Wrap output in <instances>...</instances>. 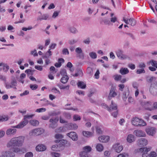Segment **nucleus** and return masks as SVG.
Masks as SVG:
<instances>
[{"instance_id": "f257e3e1", "label": "nucleus", "mask_w": 157, "mask_h": 157, "mask_svg": "<svg viewBox=\"0 0 157 157\" xmlns=\"http://www.w3.org/2000/svg\"><path fill=\"white\" fill-rule=\"evenodd\" d=\"M24 142V137L22 136L14 137L11 139L7 144L8 147H21Z\"/></svg>"}, {"instance_id": "f03ea898", "label": "nucleus", "mask_w": 157, "mask_h": 157, "mask_svg": "<svg viewBox=\"0 0 157 157\" xmlns=\"http://www.w3.org/2000/svg\"><path fill=\"white\" fill-rule=\"evenodd\" d=\"M104 106L106 107L108 111L112 112L111 114L112 116L115 118L117 117L118 113V110L116 104L114 103L112 101L109 107H108L106 104H104Z\"/></svg>"}, {"instance_id": "7ed1b4c3", "label": "nucleus", "mask_w": 157, "mask_h": 157, "mask_svg": "<svg viewBox=\"0 0 157 157\" xmlns=\"http://www.w3.org/2000/svg\"><path fill=\"white\" fill-rule=\"evenodd\" d=\"M131 123L134 126L136 127H141L145 126L146 123L143 120L138 117H133L131 121Z\"/></svg>"}, {"instance_id": "20e7f679", "label": "nucleus", "mask_w": 157, "mask_h": 157, "mask_svg": "<svg viewBox=\"0 0 157 157\" xmlns=\"http://www.w3.org/2000/svg\"><path fill=\"white\" fill-rule=\"evenodd\" d=\"M59 121L58 118L57 117L55 118L52 117L50 119L49 122L50 124H49V127L52 128H55L57 126V122Z\"/></svg>"}, {"instance_id": "39448f33", "label": "nucleus", "mask_w": 157, "mask_h": 157, "mask_svg": "<svg viewBox=\"0 0 157 157\" xmlns=\"http://www.w3.org/2000/svg\"><path fill=\"white\" fill-rule=\"evenodd\" d=\"M140 104L146 110L149 111L154 110L153 106L152 107V103L150 102L142 101Z\"/></svg>"}, {"instance_id": "423d86ee", "label": "nucleus", "mask_w": 157, "mask_h": 157, "mask_svg": "<svg viewBox=\"0 0 157 157\" xmlns=\"http://www.w3.org/2000/svg\"><path fill=\"white\" fill-rule=\"evenodd\" d=\"M44 132V130L41 128H38L32 130L30 133L31 135L38 136L43 133Z\"/></svg>"}, {"instance_id": "0eeeda50", "label": "nucleus", "mask_w": 157, "mask_h": 157, "mask_svg": "<svg viewBox=\"0 0 157 157\" xmlns=\"http://www.w3.org/2000/svg\"><path fill=\"white\" fill-rule=\"evenodd\" d=\"M113 148L116 152L119 153L122 150L123 147L120 143H117L113 145Z\"/></svg>"}, {"instance_id": "6e6552de", "label": "nucleus", "mask_w": 157, "mask_h": 157, "mask_svg": "<svg viewBox=\"0 0 157 157\" xmlns=\"http://www.w3.org/2000/svg\"><path fill=\"white\" fill-rule=\"evenodd\" d=\"M123 51L121 50H118L116 52V54L118 57L120 59H127L128 56L123 53Z\"/></svg>"}, {"instance_id": "1a4fd4ad", "label": "nucleus", "mask_w": 157, "mask_h": 157, "mask_svg": "<svg viewBox=\"0 0 157 157\" xmlns=\"http://www.w3.org/2000/svg\"><path fill=\"white\" fill-rule=\"evenodd\" d=\"M151 94L154 95H157V84H151L149 89Z\"/></svg>"}, {"instance_id": "9d476101", "label": "nucleus", "mask_w": 157, "mask_h": 157, "mask_svg": "<svg viewBox=\"0 0 157 157\" xmlns=\"http://www.w3.org/2000/svg\"><path fill=\"white\" fill-rule=\"evenodd\" d=\"M116 90L115 87H111L108 97V98L109 100H111L112 98L114 97L117 95V93L115 91Z\"/></svg>"}, {"instance_id": "9b49d317", "label": "nucleus", "mask_w": 157, "mask_h": 157, "mask_svg": "<svg viewBox=\"0 0 157 157\" xmlns=\"http://www.w3.org/2000/svg\"><path fill=\"white\" fill-rule=\"evenodd\" d=\"M13 126H11V128L8 129L6 131V134L7 135L13 136L17 132V130L15 128H12Z\"/></svg>"}, {"instance_id": "f8f14e48", "label": "nucleus", "mask_w": 157, "mask_h": 157, "mask_svg": "<svg viewBox=\"0 0 157 157\" xmlns=\"http://www.w3.org/2000/svg\"><path fill=\"white\" fill-rule=\"evenodd\" d=\"M148 144V141L145 138H141L139 139L137 142V145L140 147L146 145Z\"/></svg>"}, {"instance_id": "ddd939ff", "label": "nucleus", "mask_w": 157, "mask_h": 157, "mask_svg": "<svg viewBox=\"0 0 157 157\" xmlns=\"http://www.w3.org/2000/svg\"><path fill=\"white\" fill-rule=\"evenodd\" d=\"M28 123V121L27 120H24L21 122L18 125L13 126L12 128H23Z\"/></svg>"}, {"instance_id": "4468645a", "label": "nucleus", "mask_w": 157, "mask_h": 157, "mask_svg": "<svg viewBox=\"0 0 157 157\" xmlns=\"http://www.w3.org/2000/svg\"><path fill=\"white\" fill-rule=\"evenodd\" d=\"M146 132L149 135L153 136L156 132L155 128L153 127H150L146 129Z\"/></svg>"}, {"instance_id": "2eb2a0df", "label": "nucleus", "mask_w": 157, "mask_h": 157, "mask_svg": "<svg viewBox=\"0 0 157 157\" xmlns=\"http://www.w3.org/2000/svg\"><path fill=\"white\" fill-rule=\"evenodd\" d=\"M134 134L138 137H144L146 136L145 132L140 130H136L134 131Z\"/></svg>"}, {"instance_id": "dca6fc26", "label": "nucleus", "mask_w": 157, "mask_h": 157, "mask_svg": "<svg viewBox=\"0 0 157 157\" xmlns=\"http://www.w3.org/2000/svg\"><path fill=\"white\" fill-rule=\"evenodd\" d=\"M67 135L74 141H76L78 139V136L76 133L74 132H71L68 133Z\"/></svg>"}, {"instance_id": "f3484780", "label": "nucleus", "mask_w": 157, "mask_h": 157, "mask_svg": "<svg viewBox=\"0 0 157 157\" xmlns=\"http://www.w3.org/2000/svg\"><path fill=\"white\" fill-rule=\"evenodd\" d=\"M98 140L101 142L105 143L109 141V137L108 136H101L99 137Z\"/></svg>"}, {"instance_id": "a211bd4d", "label": "nucleus", "mask_w": 157, "mask_h": 157, "mask_svg": "<svg viewBox=\"0 0 157 157\" xmlns=\"http://www.w3.org/2000/svg\"><path fill=\"white\" fill-rule=\"evenodd\" d=\"M36 149L37 151H43L46 149V147L43 144L38 145L36 146Z\"/></svg>"}, {"instance_id": "6ab92c4d", "label": "nucleus", "mask_w": 157, "mask_h": 157, "mask_svg": "<svg viewBox=\"0 0 157 157\" xmlns=\"http://www.w3.org/2000/svg\"><path fill=\"white\" fill-rule=\"evenodd\" d=\"M127 140L129 143L134 142L135 140L134 136L131 134L128 135L127 138Z\"/></svg>"}, {"instance_id": "aec40b11", "label": "nucleus", "mask_w": 157, "mask_h": 157, "mask_svg": "<svg viewBox=\"0 0 157 157\" xmlns=\"http://www.w3.org/2000/svg\"><path fill=\"white\" fill-rule=\"evenodd\" d=\"M68 30L71 33L73 34H75L78 32V29L73 26L70 27Z\"/></svg>"}, {"instance_id": "412c9836", "label": "nucleus", "mask_w": 157, "mask_h": 157, "mask_svg": "<svg viewBox=\"0 0 157 157\" xmlns=\"http://www.w3.org/2000/svg\"><path fill=\"white\" fill-rule=\"evenodd\" d=\"M120 73L122 75L127 74L129 73V70L127 68L122 67L120 70Z\"/></svg>"}, {"instance_id": "4be33fe9", "label": "nucleus", "mask_w": 157, "mask_h": 157, "mask_svg": "<svg viewBox=\"0 0 157 157\" xmlns=\"http://www.w3.org/2000/svg\"><path fill=\"white\" fill-rule=\"evenodd\" d=\"M58 63H56L55 64V66L57 67H60L62 64V63H63L64 62V60L63 58H59L58 59Z\"/></svg>"}, {"instance_id": "5701e85b", "label": "nucleus", "mask_w": 157, "mask_h": 157, "mask_svg": "<svg viewBox=\"0 0 157 157\" xmlns=\"http://www.w3.org/2000/svg\"><path fill=\"white\" fill-rule=\"evenodd\" d=\"M56 142L58 143L57 144L59 146V147H61L65 144L66 141L64 140H56Z\"/></svg>"}, {"instance_id": "b1692460", "label": "nucleus", "mask_w": 157, "mask_h": 157, "mask_svg": "<svg viewBox=\"0 0 157 157\" xmlns=\"http://www.w3.org/2000/svg\"><path fill=\"white\" fill-rule=\"evenodd\" d=\"M82 134L84 136L87 137H89L93 136V134L92 132L86 131H83Z\"/></svg>"}, {"instance_id": "393cba45", "label": "nucleus", "mask_w": 157, "mask_h": 157, "mask_svg": "<svg viewBox=\"0 0 157 157\" xmlns=\"http://www.w3.org/2000/svg\"><path fill=\"white\" fill-rule=\"evenodd\" d=\"M78 87H80L82 89H84L86 88V84L84 83L83 82L81 81H78L77 83Z\"/></svg>"}, {"instance_id": "a878e982", "label": "nucleus", "mask_w": 157, "mask_h": 157, "mask_svg": "<svg viewBox=\"0 0 157 157\" xmlns=\"http://www.w3.org/2000/svg\"><path fill=\"white\" fill-rule=\"evenodd\" d=\"M150 150V148L142 147L140 149V151L143 153L147 154V153Z\"/></svg>"}, {"instance_id": "bb28decb", "label": "nucleus", "mask_w": 157, "mask_h": 157, "mask_svg": "<svg viewBox=\"0 0 157 157\" xmlns=\"http://www.w3.org/2000/svg\"><path fill=\"white\" fill-rule=\"evenodd\" d=\"M30 124L34 126H36L39 124V121L36 120H32L29 121Z\"/></svg>"}, {"instance_id": "cd10ccee", "label": "nucleus", "mask_w": 157, "mask_h": 157, "mask_svg": "<svg viewBox=\"0 0 157 157\" xmlns=\"http://www.w3.org/2000/svg\"><path fill=\"white\" fill-rule=\"evenodd\" d=\"M68 80V77L67 76H63L61 79V82L63 83H66Z\"/></svg>"}, {"instance_id": "c85d7f7f", "label": "nucleus", "mask_w": 157, "mask_h": 157, "mask_svg": "<svg viewBox=\"0 0 157 157\" xmlns=\"http://www.w3.org/2000/svg\"><path fill=\"white\" fill-rule=\"evenodd\" d=\"M50 50L51 49H49L48 52L43 56V58H48L52 55L51 52L50 51Z\"/></svg>"}, {"instance_id": "c756f323", "label": "nucleus", "mask_w": 157, "mask_h": 157, "mask_svg": "<svg viewBox=\"0 0 157 157\" xmlns=\"http://www.w3.org/2000/svg\"><path fill=\"white\" fill-rule=\"evenodd\" d=\"M81 157H88V155L87 152L84 151L81 152L79 153Z\"/></svg>"}, {"instance_id": "7c9ffc66", "label": "nucleus", "mask_w": 157, "mask_h": 157, "mask_svg": "<svg viewBox=\"0 0 157 157\" xmlns=\"http://www.w3.org/2000/svg\"><path fill=\"white\" fill-rule=\"evenodd\" d=\"M96 148L97 150L99 151H102L103 149L102 145L100 144H98L96 146Z\"/></svg>"}, {"instance_id": "2f4dec72", "label": "nucleus", "mask_w": 157, "mask_h": 157, "mask_svg": "<svg viewBox=\"0 0 157 157\" xmlns=\"http://www.w3.org/2000/svg\"><path fill=\"white\" fill-rule=\"evenodd\" d=\"M3 69L4 71L6 72L9 69V67L8 66L6 65H4L3 63H0V66L3 65Z\"/></svg>"}, {"instance_id": "473e14b6", "label": "nucleus", "mask_w": 157, "mask_h": 157, "mask_svg": "<svg viewBox=\"0 0 157 157\" xmlns=\"http://www.w3.org/2000/svg\"><path fill=\"white\" fill-rule=\"evenodd\" d=\"M84 151L87 152H89L91 150V148L90 146H86L83 148Z\"/></svg>"}, {"instance_id": "72a5a7b5", "label": "nucleus", "mask_w": 157, "mask_h": 157, "mask_svg": "<svg viewBox=\"0 0 157 157\" xmlns=\"http://www.w3.org/2000/svg\"><path fill=\"white\" fill-rule=\"evenodd\" d=\"M129 24L133 26L136 24V21L133 18H130L129 19Z\"/></svg>"}, {"instance_id": "f704fd0d", "label": "nucleus", "mask_w": 157, "mask_h": 157, "mask_svg": "<svg viewBox=\"0 0 157 157\" xmlns=\"http://www.w3.org/2000/svg\"><path fill=\"white\" fill-rule=\"evenodd\" d=\"M89 55L91 58L93 59H95L97 58V55L96 53L92 52L89 53Z\"/></svg>"}, {"instance_id": "c9c22d12", "label": "nucleus", "mask_w": 157, "mask_h": 157, "mask_svg": "<svg viewBox=\"0 0 157 157\" xmlns=\"http://www.w3.org/2000/svg\"><path fill=\"white\" fill-rule=\"evenodd\" d=\"M78 41V40L77 39H72L68 41L69 44L70 45H73L76 43Z\"/></svg>"}, {"instance_id": "e433bc0d", "label": "nucleus", "mask_w": 157, "mask_h": 157, "mask_svg": "<svg viewBox=\"0 0 157 157\" xmlns=\"http://www.w3.org/2000/svg\"><path fill=\"white\" fill-rule=\"evenodd\" d=\"M86 72L87 74L91 75L93 74V69L90 67H87L86 70Z\"/></svg>"}, {"instance_id": "4c0bfd02", "label": "nucleus", "mask_w": 157, "mask_h": 157, "mask_svg": "<svg viewBox=\"0 0 157 157\" xmlns=\"http://www.w3.org/2000/svg\"><path fill=\"white\" fill-rule=\"evenodd\" d=\"M82 72L81 70H78L77 71V72L76 73L75 75H73L74 76H81L82 75Z\"/></svg>"}, {"instance_id": "58836bf2", "label": "nucleus", "mask_w": 157, "mask_h": 157, "mask_svg": "<svg viewBox=\"0 0 157 157\" xmlns=\"http://www.w3.org/2000/svg\"><path fill=\"white\" fill-rule=\"evenodd\" d=\"M2 156L3 157H13V155H9L8 151L3 152Z\"/></svg>"}, {"instance_id": "ea45409f", "label": "nucleus", "mask_w": 157, "mask_h": 157, "mask_svg": "<svg viewBox=\"0 0 157 157\" xmlns=\"http://www.w3.org/2000/svg\"><path fill=\"white\" fill-rule=\"evenodd\" d=\"M73 119L74 121L80 120H81V117L79 115L75 114L74 115Z\"/></svg>"}, {"instance_id": "a19ab883", "label": "nucleus", "mask_w": 157, "mask_h": 157, "mask_svg": "<svg viewBox=\"0 0 157 157\" xmlns=\"http://www.w3.org/2000/svg\"><path fill=\"white\" fill-rule=\"evenodd\" d=\"M145 71L144 68H141V69H138L136 70V73L137 74H141V73H144Z\"/></svg>"}, {"instance_id": "79ce46f5", "label": "nucleus", "mask_w": 157, "mask_h": 157, "mask_svg": "<svg viewBox=\"0 0 157 157\" xmlns=\"http://www.w3.org/2000/svg\"><path fill=\"white\" fill-rule=\"evenodd\" d=\"M148 156H149V157H156L157 156V154L155 151H151L148 155Z\"/></svg>"}, {"instance_id": "37998d69", "label": "nucleus", "mask_w": 157, "mask_h": 157, "mask_svg": "<svg viewBox=\"0 0 157 157\" xmlns=\"http://www.w3.org/2000/svg\"><path fill=\"white\" fill-rule=\"evenodd\" d=\"M64 116L67 119H70L71 117V114L69 113L64 112L63 113Z\"/></svg>"}, {"instance_id": "c03bdc74", "label": "nucleus", "mask_w": 157, "mask_h": 157, "mask_svg": "<svg viewBox=\"0 0 157 157\" xmlns=\"http://www.w3.org/2000/svg\"><path fill=\"white\" fill-rule=\"evenodd\" d=\"M60 73L63 76H67L66 71L65 69H61L60 71Z\"/></svg>"}, {"instance_id": "a18cd8bd", "label": "nucleus", "mask_w": 157, "mask_h": 157, "mask_svg": "<svg viewBox=\"0 0 157 157\" xmlns=\"http://www.w3.org/2000/svg\"><path fill=\"white\" fill-rule=\"evenodd\" d=\"M102 21L104 22V24L105 25H109L111 24L110 21L107 19H105L103 20Z\"/></svg>"}, {"instance_id": "49530a36", "label": "nucleus", "mask_w": 157, "mask_h": 157, "mask_svg": "<svg viewBox=\"0 0 157 157\" xmlns=\"http://www.w3.org/2000/svg\"><path fill=\"white\" fill-rule=\"evenodd\" d=\"M75 52L78 54H80L82 53V49L80 47H78L75 49Z\"/></svg>"}, {"instance_id": "de8ad7c7", "label": "nucleus", "mask_w": 157, "mask_h": 157, "mask_svg": "<svg viewBox=\"0 0 157 157\" xmlns=\"http://www.w3.org/2000/svg\"><path fill=\"white\" fill-rule=\"evenodd\" d=\"M1 118V121H6L8 120V116H0Z\"/></svg>"}, {"instance_id": "09e8293b", "label": "nucleus", "mask_w": 157, "mask_h": 157, "mask_svg": "<svg viewBox=\"0 0 157 157\" xmlns=\"http://www.w3.org/2000/svg\"><path fill=\"white\" fill-rule=\"evenodd\" d=\"M49 17V15L48 14H44L42 16V18L43 20H47L48 19Z\"/></svg>"}, {"instance_id": "8fccbe9b", "label": "nucleus", "mask_w": 157, "mask_h": 157, "mask_svg": "<svg viewBox=\"0 0 157 157\" xmlns=\"http://www.w3.org/2000/svg\"><path fill=\"white\" fill-rule=\"evenodd\" d=\"M114 76V79L117 81L120 80L122 77L121 75H115Z\"/></svg>"}, {"instance_id": "3c124183", "label": "nucleus", "mask_w": 157, "mask_h": 157, "mask_svg": "<svg viewBox=\"0 0 157 157\" xmlns=\"http://www.w3.org/2000/svg\"><path fill=\"white\" fill-rule=\"evenodd\" d=\"M117 157H128V154L124 152L119 154Z\"/></svg>"}, {"instance_id": "603ef678", "label": "nucleus", "mask_w": 157, "mask_h": 157, "mask_svg": "<svg viewBox=\"0 0 157 157\" xmlns=\"http://www.w3.org/2000/svg\"><path fill=\"white\" fill-rule=\"evenodd\" d=\"M29 86L30 88L33 90H36L38 88V86L36 84H30Z\"/></svg>"}, {"instance_id": "864d4df0", "label": "nucleus", "mask_w": 157, "mask_h": 157, "mask_svg": "<svg viewBox=\"0 0 157 157\" xmlns=\"http://www.w3.org/2000/svg\"><path fill=\"white\" fill-rule=\"evenodd\" d=\"M58 147H59V146L58 144L53 145L52 147V149L54 151H57L58 150Z\"/></svg>"}, {"instance_id": "5fc2aeb1", "label": "nucleus", "mask_w": 157, "mask_h": 157, "mask_svg": "<svg viewBox=\"0 0 157 157\" xmlns=\"http://www.w3.org/2000/svg\"><path fill=\"white\" fill-rule=\"evenodd\" d=\"M46 111V109L45 108H42L38 109H36V112L38 113H41L44 112Z\"/></svg>"}, {"instance_id": "6e6d98bb", "label": "nucleus", "mask_w": 157, "mask_h": 157, "mask_svg": "<svg viewBox=\"0 0 157 157\" xmlns=\"http://www.w3.org/2000/svg\"><path fill=\"white\" fill-rule=\"evenodd\" d=\"M34 116V114H33L30 115H25L24 116V120H26V119H29L32 118Z\"/></svg>"}, {"instance_id": "4d7b16f0", "label": "nucleus", "mask_w": 157, "mask_h": 157, "mask_svg": "<svg viewBox=\"0 0 157 157\" xmlns=\"http://www.w3.org/2000/svg\"><path fill=\"white\" fill-rule=\"evenodd\" d=\"M62 52L63 54V55H68L69 54L68 50L66 48H63L62 50Z\"/></svg>"}, {"instance_id": "13d9d810", "label": "nucleus", "mask_w": 157, "mask_h": 157, "mask_svg": "<svg viewBox=\"0 0 157 157\" xmlns=\"http://www.w3.org/2000/svg\"><path fill=\"white\" fill-rule=\"evenodd\" d=\"M25 72L27 74L29 75H33V71L30 69H27L26 70Z\"/></svg>"}, {"instance_id": "bf43d9fd", "label": "nucleus", "mask_w": 157, "mask_h": 157, "mask_svg": "<svg viewBox=\"0 0 157 157\" xmlns=\"http://www.w3.org/2000/svg\"><path fill=\"white\" fill-rule=\"evenodd\" d=\"M70 126L74 129H76L77 128L78 126L77 124L73 123L70 124Z\"/></svg>"}, {"instance_id": "052dcab7", "label": "nucleus", "mask_w": 157, "mask_h": 157, "mask_svg": "<svg viewBox=\"0 0 157 157\" xmlns=\"http://www.w3.org/2000/svg\"><path fill=\"white\" fill-rule=\"evenodd\" d=\"M146 67V65L144 63H139L138 67L140 68H144Z\"/></svg>"}, {"instance_id": "680f3d73", "label": "nucleus", "mask_w": 157, "mask_h": 157, "mask_svg": "<svg viewBox=\"0 0 157 157\" xmlns=\"http://www.w3.org/2000/svg\"><path fill=\"white\" fill-rule=\"evenodd\" d=\"M83 42L87 44H89L90 42V39L89 38H87L83 41Z\"/></svg>"}, {"instance_id": "e2e57ef3", "label": "nucleus", "mask_w": 157, "mask_h": 157, "mask_svg": "<svg viewBox=\"0 0 157 157\" xmlns=\"http://www.w3.org/2000/svg\"><path fill=\"white\" fill-rule=\"evenodd\" d=\"M33 154L31 152H28L25 155V157H33Z\"/></svg>"}, {"instance_id": "0e129e2a", "label": "nucleus", "mask_w": 157, "mask_h": 157, "mask_svg": "<svg viewBox=\"0 0 157 157\" xmlns=\"http://www.w3.org/2000/svg\"><path fill=\"white\" fill-rule=\"evenodd\" d=\"M117 18L115 16H114L113 17H111L110 19L111 23H114L117 21Z\"/></svg>"}, {"instance_id": "69168bd1", "label": "nucleus", "mask_w": 157, "mask_h": 157, "mask_svg": "<svg viewBox=\"0 0 157 157\" xmlns=\"http://www.w3.org/2000/svg\"><path fill=\"white\" fill-rule=\"evenodd\" d=\"M155 80V77H151L149 79H147V80L148 82H151Z\"/></svg>"}, {"instance_id": "338daca9", "label": "nucleus", "mask_w": 157, "mask_h": 157, "mask_svg": "<svg viewBox=\"0 0 157 157\" xmlns=\"http://www.w3.org/2000/svg\"><path fill=\"white\" fill-rule=\"evenodd\" d=\"M55 136L56 138L58 139H61L63 137L61 134L59 133L56 134Z\"/></svg>"}, {"instance_id": "774afa93", "label": "nucleus", "mask_w": 157, "mask_h": 157, "mask_svg": "<svg viewBox=\"0 0 157 157\" xmlns=\"http://www.w3.org/2000/svg\"><path fill=\"white\" fill-rule=\"evenodd\" d=\"M52 91L53 92H54L55 93H59V94H60V92L56 88H53L52 89Z\"/></svg>"}]
</instances>
